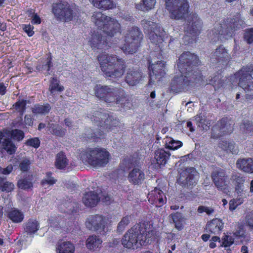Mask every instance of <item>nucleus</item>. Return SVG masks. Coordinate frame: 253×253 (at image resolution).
<instances>
[{"label": "nucleus", "instance_id": "69168bd1", "mask_svg": "<svg viewBox=\"0 0 253 253\" xmlns=\"http://www.w3.org/2000/svg\"><path fill=\"white\" fill-rule=\"evenodd\" d=\"M13 169V167L11 165L8 166L6 168L3 169L0 167V173L3 174H9Z\"/></svg>", "mask_w": 253, "mask_h": 253}, {"label": "nucleus", "instance_id": "a19ab883", "mask_svg": "<svg viewBox=\"0 0 253 253\" xmlns=\"http://www.w3.org/2000/svg\"><path fill=\"white\" fill-rule=\"evenodd\" d=\"M48 127L50 131L55 135L62 136L65 134V129L59 125L49 124Z\"/></svg>", "mask_w": 253, "mask_h": 253}, {"label": "nucleus", "instance_id": "bb28decb", "mask_svg": "<svg viewBox=\"0 0 253 253\" xmlns=\"http://www.w3.org/2000/svg\"><path fill=\"white\" fill-rule=\"evenodd\" d=\"M169 156V152L166 151L164 149H159L155 151L154 158L158 165L164 166L167 163Z\"/></svg>", "mask_w": 253, "mask_h": 253}, {"label": "nucleus", "instance_id": "393cba45", "mask_svg": "<svg viewBox=\"0 0 253 253\" xmlns=\"http://www.w3.org/2000/svg\"><path fill=\"white\" fill-rule=\"evenodd\" d=\"M99 201L98 195L94 191L86 192L83 198V202L87 207H94L97 205Z\"/></svg>", "mask_w": 253, "mask_h": 253}, {"label": "nucleus", "instance_id": "0e129e2a", "mask_svg": "<svg viewBox=\"0 0 253 253\" xmlns=\"http://www.w3.org/2000/svg\"><path fill=\"white\" fill-rule=\"evenodd\" d=\"M131 166V163L128 160H124L121 164V168L124 171H126L129 169Z\"/></svg>", "mask_w": 253, "mask_h": 253}, {"label": "nucleus", "instance_id": "4c0bfd02", "mask_svg": "<svg viewBox=\"0 0 253 253\" xmlns=\"http://www.w3.org/2000/svg\"><path fill=\"white\" fill-rule=\"evenodd\" d=\"M55 164L56 167L59 169H64L67 166L68 161L64 153L60 152L57 155Z\"/></svg>", "mask_w": 253, "mask_h": 253}, {"label": "nucleus", "instance_id": "b1692460", "mask_svg": "<svg viewBox=\"0 0 253 253\" xmlns=\"http://www.w3.org/2000/svg\"><path fill=\"white\" fill-rule=\"evenodd\" d=\"M224 223L218 218L213 219L207 225V230L211 233L216 234L220 232L223 228Z\"/></svg>", "mask_w": 253, "mask_h": 253}, {"label": "nucleus", "instance_id": "58836bf2", "mask_svg": "<svg viewBox=\"0 0 253 253\" xmlns=\"http://www.w3.org/2000/svg\"><path fill=\"white\" fill-rule=\"evenodd\" d=\"M165 145L166 148L174 150L181 147L182 145V143L180 141L175 140L171 138H168L166 140Z\"/></svg>", "mask_w": 253, "mask_h": 253}, {"label": "nucleus", "instance_id": "37998d69", "mask_svg": "<svg viewBox=\"0 0 253 253\" xmlns=\"http://www.w3.org/2000/svg\"><path fill=\"white\" fill-rule=\"evenodd\" d=\"M3 178L0 177V189L2 191L9 192L13 190L14 185L10 182H3Z\"/></svg>", "mask_w": 253, "mask_h": 253}, {"label": "nucleus", "instance_id": "79ce46f5", "mask_svg": "<svg viewBox=\"0 0 253 253\" xmlns=\"http://www.w3.org/2000/svg\"><path fill=\"white\" fill-rule=\"evenodd\" d=\"M218 147L223 150L229 151L232 154L237 153V150L235 149V145L234 143H227L226 141H223L219 144Z\"/></svg>", "mask_w": 253, "mask_h": 253}, {"label": "nucleus", "instance_id": "c85d7f7f", "mask_svg": "<svg viewBox=\"0 0 253 253\" xmlns=\"http://www.w3.org/2000/svg\"><path fill=\"white\" fill-rule=\"evenodd\" d=\"M142 78L141 73L138 71H129L126 76V82L131 85L137 84Z\"/></svg>", "mask_w": 253, "mask_h": 253}, {"label": "nucleus", "instance_id": "6ab92c4d", "mask_svg": "<svg viewBox=\"0 0 253 253\" xmlns=\"http://www.w3.org/2000/svg\"><path fill=\"white\" fill-rule=\"evenodd\" d=\"M150 84L155 82V80L160 79L163 77L165 72V64L162 61H158L156 64H152L149 66Z\"/></svg>", "mask_w": 253, "mask_h": 253}, {"label": "nucleus", "instance_id": "f8f14e48", "mask_svg": "<svg viewBox=\"0 0 253 253\" xmlns=\"http://www.w3.org/2000/svg\"><path fill=\"white\" fill-rule=\"evenodd\" d=\"M91 20L104 33L112 35V29H110L109 26L113 25L114 30L119 29V23L115 19L108 17L100 12H94L91 17Z\"/></svg>", "mask_w": 253, "mask_h": 253}, {"label": "nucleus", "instance_id": "f257e3e1", "mask_svg": "<svg viewBox=\"0 0 253 253\" xmlns=\"http://www.w3.org/2000/svg\"><path fill=\"white\" fill-rule=\"evenodd\" d=\"M199 59L196 55L189 52L183 53L179 58L178 67L179 73L173 78L171 84L180 89L188 90L195 83L200 81L201 76L193 68L198 65Z\"/></svg>", "mask_w": 253, "mask_h": 253}, {"label": "nucleus", "instance_id": "e433bc0d", "mask_svg": "<svg viewBox=\"0 0 253 253\" xmlns=\"http://www.w3.org/2000/svg\"><path fill=\"white\" fill-rule=\"evenodd\" d=\"M39 223L37 220L30 219L26 225L25 230L28 234H33L39 229Z\"/></svg>", "mask_w": 253, "mask_h": 253}, {"label": "nucleus", "instance_id": "aec40b11", "mask_svg": "<svg viewBox=\"0 0 253 253\" xmlns=\"http://www.w3.org/2000/svg\"><path fill=\"white\" fill-rule=\"evenodd\" d=\"M145 179V174L143 170L139 167H134L128 173L127 179L134 185H140Z\"/></svg>", "mask_w": 253, "mask_h": 253}, {"label": "nucleus", "instance_id": "1a4fd4ad", "mask_svg": "<svg viewBox=\"0 0 253 253\" xmlns=\"http://www.w3.org/2000/svg\"><path fill=\"white\" fill-rule=\"evenodd\" d=\"M244 21L239 18L234 19V21H230L229 23H215L213 29L212 30V34L217 36V39L214 40V41L218 40L221 36H224L226 39L231 37L233 32L240 28L244 27Z\"/></svg>", "mask_w": 253, "mask_h": 253}, {"label": "nucleus", "instance_id": "a211bd4d", "mask_svg": "<svg viewBox=\"0 0 253 253\" xmlns=\"http://www.w3.org/2000/svg\"><path fill=\"white\" fill-rule=\"evenodd\" d=\"M198 177V175L195 169L190 168L180 172L179 181L183 184L192 185L197 183Z\"/></svg>", "mask_w": 253, "mask_h": 253}, {"label": "nucleus", "instance_id": "2f4dec72", "mask_svg": "<svg viewBox=\"0 0 253 253\" xmlns=\"http://www.w3.org/2000/svg\"><path fill=\"white\" fill-rule=\"evenodd\" d=\"M8 216L12 222L19 223L23 221L24 215L22 211L17 209L13 208L8 213Z\"/></svg>", "mask_w": 253, "mask_h": 253}, {"label": "nucleus", "instance_id": "f3484780", "mask_svg": "<svg viewBox=\"0 0 253 253\" xmlns=\"http://www.w3.org/2000/svg\"><path fill=\"white\" fill-rule=\"evenodd\" d=\"M211 177L216 187L221 190H225L230 184V181L228 180L225 171L223 169L214 170Z\"/></svg>", "mask_w": 253, "mask_h": 253}, {"label": "nucleus", "instance_id": "4468645a", "mask_svg": "<svg viewBox=\"0 0 253 253\" xmlns=\"http://www.w3.org/2000/svg\"><path fill=\"white\" fill-rule=\"evenodd\" d=\"M97 126L106 127L108 131L113 133L118 132L120 128V122L115 118L107 114L97 113L92 120Z\"/></svg>", "mask_w": 253, "mask_h": 253}, {"label": "nucleus", "instance_id": "c756f323", "mask_svg": "<svg viewBox=\"0 0 253 253\" xmlns=\"http://www.w3.org/2000/svg\"><path fill=\"white\" fill-rule=\"evenodd\" d=\"M75 247L70 242L59 243L56 247V253H74Z\"/></svg>", "mask_w": 253, "mask_h": 253}, {"label": "nucleus", "instance_id": "603ef678", "mask_svg": "<svg viewBox=\"0 0 253 253\" xmlns=\"http://www.w3.org/2000/svg\"><path fill=\"white\" fill-rule=\"evenodd\" d=\"M30 164V160L26 158H24L21 161L19 164V168L22 171H26L29 169Z\"/></svg>", "mask_w": 253, "mask_h": 253}, {"label": "nucleus", "instance_id": "bf43d9fd", "mask_svg": "<svg viewBox=\"0 0 253 253\" xmlns=\"http://www.w3.org/2000/svg\"><path fill=\"white\" fill-rule=\"evenodd\" d=\"M51 67V58L48 57L47 59V61L44 64H43L42 67H39L38 69L40 70L41 68V70H46V72L45 73L46 75H48L50 73H49L50 68Z\"/></svg>", "mask_w": 253, "mask_h": 253}, {"label": "nucleus", "instance_id": "13d9d810", "mask_svg": "<svg viewBox=\"0 0 253 253\" xmlns=\"http://www.w3.org/2000/svg\"><path fill=\"white\" fill-rule=\"evenodd\" d=\"M198 211L200 213H202L204 212H205L207 214L210 215L213 212L214 210L211 208H209L203 206H200L198 208Z\"/></svg>", "mask_w": 253, "mask_h": 253}, {"label": "nucleus", "instance_id": "338daca9", "mask_svg": "<svg viewBox=\"0 0 253 253\" xmlns=\"http://www.w3.org/2000/svg\"><path fill=\"white\" fill-rule=\"evenodd\" d=\"M32 23L35 24H39L41 22V20L37 14L34 13L31 16Z\"/></svg>", "mask_w": 253, "mask_h": 253}, {"label": "nucleus", "instance_id": "c9c22d12", "mask_svg": "<svg viewBox=\"0 0 253 253\" xmlns=\"http://www.w3.org/2000/svg\"><path fill=\"white\" fill-rule=\"evenodd\" d=\"M50 109V106L48 104L44 105H36L32 108V112L35 114L45 115L48 113Z\"/></svg>", "mask_w": 253, "mask_h": 253}, {"label": "nucleus", "instance_id": "49530a36", "mask_svg": "<svg viewBox=\"0 0 253 253\" xmlns=\"http://www.w3.org/2000/svg\"><path fill=\"white\" fill-rule=\"evenodd\" d=\"M26 102L23 99L19 100L14 105L15 110L23 115L26 109Z\"/></svg>", "mask_w": 253, "mask_h": 253}, {"label": "nucleus", "instance_id": "473e14b6", "mask_svg": "<svg viewBox=\"0 0 253 253\" xmlns=\"http://www.w3.org/2000/svg\"><path fill=\"white\" fill-rule=\"evenodd\" d=\"M93 5L98 8L104 9H111L114 6V3L111 0H89Z\"/></svg>", "mask_w": 253, "mask_h": 253}, {"label": "nucleus", "instance_id": "ddd939ff", "mask_svg": "<svg viewBox=\"0 0 253 253\" xmlns=\"http://www.w3.org/2000/svg\"><path fill=\"white\" fill-rule=\"evenodd\" d=\"M109 221L107 217L101 215H93L87 218L85 226L90 230L97 231L104 235L108 231Z\"/></svg>", "mask_w": 253, "mask_h": 253}, {"label": "nucleus", "instance_id": "c03bdc74", "mask_svg": "<svg viewBox=\"0 0 253 253\" xmlns=\"http://www.w3.org/2000/svg\"><path fill=\"white\" fill-rule=\"evenodd\" d=\"M56 181V179L51 176V173L50 172H47L45 178L42 180L41 183L43 187H45L46 185L49 186L53 185L55 183Z\"/></svg>", "mask_w": 253, "mask_h": 253}, {"label": "nucleus", "instance_id": "a878e982", "mask_svg": "<svg viewBox=\"0 0 253 253\" xmlns=\"http://www.w3.org/2000/svg\"><path fill=\"white\" fill-rule=\"evenodd\" d=\"M102 240L95 235L90 236L86 241V247L90 251H95L101 246Z\"/></svg>", "mask_w": 253, "mask_h": 253}, {"label": "nucleus", "instance_id": "09e8293b", "mask_svg": "<svg viewBox=\"0 0 253 253\" xmlns=\"http://www.w3.org/2000/svg\"><path fill=\"white\" fill-rule=\"evenodd\" d=\"M104 133L100 129H96L91 134H88L87 137L90 139H92L95 141H97V139H101L104 137Z\"/></svg>", "mask_w": 253, "mask_h": 253}, {"label": "nucleus", "instance_id": "6e6552de", "mask_svg": "<svg viewBox=\"0 0 253 253\" xmlns=\"http://www.w3.org/2000/svg\"><path fill=\"white\" fill-rule=\"evenodd\" d=\"M96 96L107 103H121L124 97L123 90L106 85H96L94 87Z\"/></svg>", "mask_w": 253, "mask_h": 253}, {"label": "nucleus", "instance_id": "4be33fe9", "mask_svg": "<svg viewBox=\"0 0 253 253\" xmlns=\"http://www.w3.org/2000/svg\"><path fill=\"white\" fill-rule=\"evenodd\" d=\"M88 44L92 48L105 49L107 44L104 38L99 34H93L88 40Z\"/></svg>", "mask_w": 253, "mask_h": 253}, {"label": "nucleus", "instance_id": "f704fd0d", "mask_svg": "<svg viewBox=\"0 0 253 253\" xmlns=\"http://www.w3.org/2000/svg\"><path fill=\"white\" fill-rule=\"evenodd\" d=\"M233 185L235 186L236 190H243V184L245 182V178L237 174H233L231 179Z\"/></svg>", "mask_w": 253, "mask_h": 253}, {"label": "nucleus", "instance_id": "680f3d73", "mask_svg": "<svg viewBox=\"0 0 253 253\" xmlns=\"http://www.w3.org/2000/svg\"><path fill=\"white\" fill-rule=\"evenodd\" d=\"M26 144L29 146H32L35 148H38L40 145V142L38 138H34L28 140Z\"/></svg>", "mask_w": 253, "mask_h": 253}, {"label": "nucleus", "instance_id": "cd10ccee", "mask_svg": "<svg viewBox=\"0 0 253 253\" xmlns=\"http://www.w3.org/2000/svg\"><path fill=\"white\" fill-rule=\"evenodd\" d=\"M156 0H135V7L142 11H148L154 8Z\"/></svg>", "mask_w": 253, "mask_h": 253}, {"label": "nucleus", "instance_id": "39448f33", "mask_svg": "<svg viewBox=\"0 0 253 253\" xmlns=\"http://www.w3.org/2000/svg\"><path fill=\"white\" fill-rule=\"evenodd\" d=\"M253 66L242 68L234 75L231 76L228 81L229 85L238 84L246 93L247 99L253 98Z\"/></svg>", "mask_w": 253, "mask_h": 253}, {"label": "nucleus", "instance_id": "423d86ee", "mask_svg": "<svg viewBox=\"0 0 253 253\" xmlns=\"http://www.w3.org/2000/svg\"><path fill=\"white\" fill-rule=\"evenodd\" d=\"M142 25L151 41L150 46L156 51H163L164 47L167 46L165 42L166 32L156 23L151 21L144 20Z\"/></svg>", "mask_w": 253, "mask_h": 253}, {"label": "nucleus", "instance_id": "f03ea898", "mask_svg": "<svg viewBox=\"0 0 253 253\" xmlns=\"http://www.w3.org/2000/svg\"><path fill=\"white\" fill-rule=\"evenodd\" d=\"M154 233L150 225L140 223L134 225L122 239V244L127 249H135L150 243Z\"/></svg>", "mask_w": 253, "mask_h": 253}, {"label": "nucleus", "instance_id": "5701e85b", "mask_svg": "<svg viewBox=\"0 0 253 253\" xmlns=\"http://www.w3.org/2000/svg\"><path fill=\"white\" fill-rule=\"evenodd\" d=\"M237 167L242 171L253 173V159L248 158L239 159L236 163Z\"/></svg>", "mask_w": 253, "mask_h": 253}, {"label": "nucleus", "instance_id": "9b49d317", "mask_svg": "<svg viewBox=\"0 0 253 253\" xmlns=\"http://www.w3.org/2000/svg\"><path fill=\"white\" fill-rule=\"evenodd\" d=\"M91 20L104 33L112 35V29H110L109 26L113 25L114 30L119 29V23L115 19L108 17L100 12H94L91 17Z\"/></svg>", "mask_w": 253, "mask_h": 253}, {"label": "nucleus", "instance_id": "864d4df0", "mask_svg": "<svg viewBox=\"0 0 253 253\" xmlns=\"http://www.w3.org/2000/svg\"><path fill=\"white\" fill-rule=\"evenodd\" d=\"M244 39L248 43L253 42V28L246 31L244 34Z\"/></svg>", "mask_w": 253, "mask_h": 253}, {"label": "nucleus", "instance_id": "6e6d98bb", "mask_svg": "<svg viewBox=\"0 0 253 253\" xmlns=\"http://www.w3.org/2000/svg\"><path fill=\"white\" fill-rule=\"evenodd\" d=\"M222 246L224 247H227L230 246L234 243V239L232 237L225 235L222 239Z\"/></svg>", "mask_w": 253, "mask_h": 253}, {"label": "nucleus", "instance_id": "a18cd8bd", "mask_svg": "<svg viewBox=\"0 0 253 253\" xmlns=\"http://www.w3.org/2000/svg\"><path fill=\"white\" fill-rule=\"evenodd\" d=\"M130 216L124 217L118 225L117 230L119 232H122L130 222Z\"/></svg>", "mask_w": 253, "mask_h": 253}, {"label": "nucleus", "instance_id": "ea45409f", "mask_svg": "<svg viewBox=\"0 0 253 253\" xmlns=\"http://www.w3.org/2000/svg\"><path fill=\"white\" fill-rule=\"evenodd\" d=\"M2 148L7 153L12 154L15 152L16 147L9 139H4L2 142Z\"/></svg>", "mask_w": 253, "mask_h": 253}, {"label": "nucleus", "instance_id": "9d476101", "mask_svg": "<svg viewBox=\"0 0 253 253\" xmlns=\"http://www.w3.org/2000/svg\"><path fill=\"white\" fill-rule=\"evenodd\" d=\"M166 7L172 19L185 18L188 14L189 4L187 0H165Z\"/></svg>", "mask_w": 253, "mask_h": 253}, {"label": "nucleus", "instance_id": "e2e57ef3", "mask_svg": "<svg viewBox=\"0 0 253 253\" xmlns=\"http://www.w3.org/2000/svg\"><path fill=\"white\" fill-rule=\"evenodd\" d=\"M24 31L27 35L31 37L33 35L34 32L33 31V27L30 25H24L23 28Z\"/></svg>", "mask_w": 253, "mask_h": 253}, {"label": "nucleus", "instance_id": "dca6fc26", "mask_svg": "<svg viewBox=\"0 0 253 253\" xmlns=\"http://www.w3.org/2000/svg\"><path fill=\"white\" fill-rule=\"evenodd\" d=\"M187 23L184 27L187 33L196 36L200 33L202 28L201 21L196 14H190L187 19Z\"/></svg>", "mask_w": 253, "mask_h": 253}, {"label": "nucleus", "instance_id": "7ed1b4c3", "mask_svg": "<svg viewBox=\"0 0 253 253\" xmlns=\"http://www.w3.org/2000/svg\"><path fill=\"white\" fill-rule=\"evenodd\" d=\"M97 58L100 69L106 77L118 78L124 74L126 67L122 59L107 54H102Z\"/></svg>", "mask_w": 253, "mask_h": 253}, {"label": "nucleus", "instance_id": "052dcab7", "mask_svg": "<svg viewBox=\"0 0 253 253\" xmlns=\"http://www.w3.org/2000/svg\"><path fill=\"white\" fill-rule=\"evenodd\" d=\"M214 54L215 56L220 58H225L227 56V52L223 48L220 47L219 48L216 49Z\"/></svg>", "mask_w": 253, "mask_h": 253}, {"label": "nucleus", "instance_id": "8fccbe9b", "mask_svg": "<svg viewBox=\"0 0 253 253\" xmlns=\"http://www.w3.org/2000/svg\"><path fill=\"white\" fill-rule=\"evenodd\" d=\"M209 84H212L216 89V88H219L220 86H225L226 85L224 84H221V82L219 80V76H215L213 79L210 80L208 83Z\"/></svg>", "mask_w": 253, "mask_h": 253}, {"label": "nucleus", "instance_id": "3c124183", "mask_svg": "<svg viewBox=\"0 0 253 253\" xmlns=\"http://www.w3.org/2000/svg\"><path fill=\"white\" fill-rule=\"evenodd\" d=\"M11 136L14 139L20 141L23 139L24 134L22 130L14 129L11 132Z\"/></svg>", "mask_w": 253, "mask_h": 253}, {"label": "nucleus", "instance_id": "20e7f679", "mask_svg": "<svg viewBox=\"0 0 253 253\" xmlns=\"http://www.w3.org/2000/svg\"><path fill=\"white\" fill-rule=\"evenodd\" d=\"M79 157L85 165H89L94 168L105 166L111 159L110 153L104 148L95 147L82 150Z\"/></svg>", "mask_w": 253, "mask_h": 253}, {"label": "nucleus", "instance_id": "412c9836", "mask_svg": "<svg viewBox=\"0 0 253 253\" xmlns=\"http://www.w3.org/2000/svg\"><path fill=\"white\" fill-rule=\"evenodd\" d=\"M149 202L152 204H155L156 207L162 206L165 202L166 197L163 192L155 188L148 195Z\"/></svg>", "mask_w": 253, "mask_h": 253}, {"label": "nucleus", "instance_id": "7c9ffc66", "mask_svg": "<svg viewBox=\"0 0 253 253\" xmlns=\"http://www.w3.org/2000/svg\"><path fill=\"white\" fill-rule=\"evenodd\" d=\"M170 216L175 224V227L178 230H182L183 228L184 224L186 223L187 218L180 212L171 214Z\"/></svg>", "mask_w": 253, "mask_h": 253}, {"label": "nucleus", "instance_id": "774afa93", "mask_svg": "<svg viewBox=\"0 0 253 253\" xmlns=\"http://www.w3.org/2000/svg\"><path fill=\"white\" fill-rule=\"evenodd\" d=\"M245 232L242 228L239 227L238 229L234 232V235L236 237L242 238L244 236Z\"/></svg>", "mask_w": 253, "mask_h": 253}, {"label": "nucleus", "instance_id": "de8ad7c7", "mask_svg": "<svg viewBox=\"0 0 253 253\" xmlns=\"http://www.w3.org/2000/svg\"><path fill=\"white\" fill-rule=\"evenodd\" d=\"M17 185L19 188L23 189L31 188L32 186V182L28 179H22L18 181Z\"/></svg>", "mask_w": 253, "mask_h": 253}, {"label": "nucleus", "instance_id": "72a5a7b5", "mask_svg": "<svg viewBox=\"0 0 253 253\" xmlns=\"http://www.w3.org/2000/svg\"><path fill=\"white\" fill-rule=\"evenodd\" d=\"M50 82L49 90L53 95H54L56 92H61L64 90L63 86L59 84V82L56 78L54 77L51 78Z\"/></svg>", "mask_w": 253, "mask_h": 253}, {"label": "nucleus", "instance_id": "5fc2aeb1", "mask_svg": "<svg viewBox=\"0 0 253 253\" xmlns=\"http://www.w3.org/2000/svg\"><path fill=\"white\" fill-rule=\"evenodd\" d=\"M232 126L230 124H224V126H222L221 127H220L219 130L220 133L218 134V136H217V137L221 136L222 134L230 133L232 131Z\"/></svg>", "mask_w": 253, "mask_h": 253}, {"label": "nucleus", "instance_id": "0eeeda50", "mask_svg": "<svg viewBox=\"0 0 253 253\" xmlns=\"http://www.w3.org/2000/svg\"><path fill=\"white\" fill-rule=\"evenodd\" d=\"M142 39V34L139 29L132 27L120 44V48L126 54H132L137 51Z\"/></svg>", "mask_w": 253, "mask_h": 253}, {"label": "nucleus", "instance_id": "4d7b16f0", "mask_svg": "<svg viewBox=\"0 0 253 253\" xmlns=\"http://www.w3.org/2000/svg\"><path fill=\"white\" fill-rule=\"evenodd\" d=\"M241 128L243 129V131L245 133L253 132V124L250 122H247L245 124L241 125Z\"/></svg>", "mask_w": 253, "mask_h": 253}, {"label": "nucleus", "instance_id": "2eb2a0df", "mask_svg": "<svg viewBox=\"0 0 253 253\" xmlns=\"http://www.w3.org/2000/svg\"><path fill=\"white\" fill-rule=\"evenodd\" d=\"M52 10L57 17L66 21L71 20L76 16L75 10L72 9L67 3L54 4Z\"/></svg>", "mask_w": 253, "mask_h": 253}]
</instances>
